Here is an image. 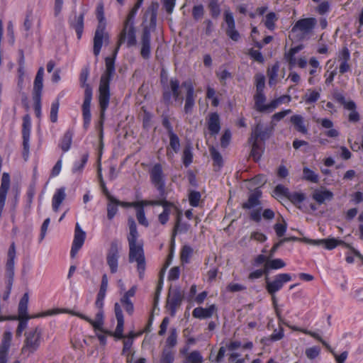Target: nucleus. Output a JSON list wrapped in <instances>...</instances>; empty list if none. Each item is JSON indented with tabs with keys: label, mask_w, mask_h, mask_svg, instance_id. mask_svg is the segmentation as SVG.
I'll use <instances>...</instances> for the list:
<instances>
[{
	"label": "nucleus",
	"mask_w": 363,
	"mask_h": 363,
	"mask_svg": "<svg viewBox=\"0 0 363 363\" xmlns=\"http://www.w3.org/2000/svg\"><path fill=\"white\" fill-rule=\"evenodd\" d=\"M128 221L130 230L127 237L129 245L128 261L129 262H135L137 263L139 278L143 279L146 268L143 242L142 240H138L139 235L133 218H130Z\"/></svg>",
	"instance_id": "1"
},
{
	"label": "nucleus",
	"mask_w": 363,
	"mask_h": 363,
	"mask_svg": "<svg viewBox=\"0 0 363 363\" xmlns=\"http://www.w3.org/2000/svg\"><path fill=\"white\" fill-rule=\"evenodd\" d=\"M159 4L157 2H152L146 10L144 18L145 21L150 18V25L145 26L143 28L140 38V55L145 60H148L151 55V29H155L157 23V11Z\"/></svg>",
	"instance_id": "2"
},
{
	"label": "nucleus",
	"mask_w": 363,
	"mask_h": 363,
	"mask_svg": "<svg viewBox=\"0 0 363 363\" xmlns=\"http://www.w3.org/2000/svg\"><path fill=\"white\" fill-rule=\"evenodd\" d=\"M96 18L99 23L93 39V52L96 57H98L101 52L103 43H108L109 41V35L106 31V22L104 17L103 4H99L96 7Z\"/></svg>",
	"instance_id": "3"
},
{
	"label": "nucleus",
	"mask_w": 363,
	"mask_h": 363,
	"mask_svg": "<svg viewBox=\"0 0 363 363\" xmlns=\"http://www.w3.org/2000/svg\"><path fill=\"white\" fill-rule=\"evenodd\" d=\"M138 10L133 7L128 14L123 23V29L118 35V47L125 41L128 48L137 45L136 29L134 26V18Z\"/></svg>",
	"instance_id": "4"
},
{
	"label": "nucleus",
	"mask_w": 363,
	"mask_h": 363,
	"mask_svg": "<svg viewBox=\"0 0 363 363\" xmlns=\"http://www.w3.org/2000/svg\"><path fill=\"white\" fill-rule=\"evenodd\" d=\"M25 340L21 352L29 356L38 350L40 343L42 330L39 327L31 328L25 333Z\"/></svg>",
	"instance_id": "5"
},
{
	"label": "nucleus",
	"mask_w": 363,
	"mask_h": 363,
	"mask_svg": "<svg viewBox=\"0 0 363 363\" xmlns=\"http://www.w3.org/2000/svg\"><path fill=\"white\" fill-rule=\"evenodd\" d=\"M119 48L118 42L113 56L105 58L106 70L101 75L99 91H109L110 81L115 74V59Z\"/></svg>",
	"instance_id": "6"
},
{
	"label": "nucleus",
	"mask_w": 363,
	"mask_h": 363,
	"mask_svg": "<svg viewBox=\"0 0 363 363\" xmlns=\"http://www.w3.org/2000/svg\"><path fill=\"white\" fill-rule=\"evenodd\" d=\"M317 25L315 18H305L296 21V40H308Z\"/></svg>",
	"instance_id": "7"
},
{
	"label": "nucleus",
	"mask_w": 363,
	"mask_h": 363,
	"mask_svg": "<svg viewBox=\"0 0 363 363\" xmlns=\"http://www.w3.org/2000/svg\"><path fill=\"white\" fill-rule=\"evenodd\" d=\"M255 108L259 112H272L279 104L289 101L290 98L287 95H284L278 99L272 100L269 104H265L266 97L262 92H257L255 96Z\"/></svg>",
	"instance_id": "8"
},
{
	"label": "nucleus",
	"mask_w": 363,
	"mask_h": 363,
	"mask_svg": "<svg viewBox=\"0 0 363 363\" xmlns=\"http://www.w3.org/2000/svg\"><path fill=\"white\" fill-rule=\"evenodd\" d=\"M291 276L289 274H279L273 280H270L268 276L265 277L266 289L268 293L274 296V294L280 290L284 284L291 280ZM274 297H273V299Z\"/></svg>",
	"instance_id": "9"
},
{
	"label": "nucleus",
	"mask_w": 363,
	"mask_h": 363,
	"mask_svg": "<svg viewBox=\"0 0 363 363\" xmlns=\"http://www.w3.org/2000/svg\"><path fill=\"white\" fill-rule=\"evenodd\" d=\"M152 183L160 192L161 197H165V184L162 167L160 164H156L150 172Z\"/></svg>",
	"instance_id": "10"
},
{
	"label": "nucleus",
	"mask_w": 363,
	"mask_h": 363,
	"mask_svg": "<svg viewBox=\"0 0 363 363\" xmlns=\"http://www.w3.org/2000/svg\"><path fill=\"white\" fill-rule=\"evenodd\" d=\"M119 257L118 244L116 240H113L111 242L106 254V262L112 274H115L118 272Z\"/></svg>",
	"instance_id": "11"
},
{
	"label": "nucleus",
	"mask_w": 363,
	"mask_h": 363,
	"mask_svg": "<svg viewBox=\"0 0 363 363\" xmlns=\"http://www.w3.org/2000/svg\"><path fill=\"white\" fill-rule=\"evenodd\" d=\"M224 20L227 25L225 30L226 35L233 41H238L240 35L235 28V23L233 15L230 10H226L224 12Z\"/></svg>",
	"instance_id": "12"
},
{
	"label": "nucleus",
	"mask_w": 363,
	"mask_h": 363,
	"mask_svg": "<svg viewBox=\"0 0 363 363\" xmlns=\"http://www.w3.org/2000/svg\"><path fill=\"white\" fill-rule=\"evenodd\" d=\"M184 298V294L179 289L169 290L167 298V306L171 310L172 315H174L176 309L180 306Z\"/></svg>",
	"instance_id": "13"
},
{
	"label": "nucleus",
	"mask_w": 363,
	"mask_h": 363,
	"mask_svg": "<svg viewBox=\"0 0 363 363\" xmlns=\"http://www.w3.org/2000/svg\"><path fill=\"white\" fill-rule=\"evenodd\" d=\"M110 92H99V103L101 108V121H100V145H103V119L104 117L105 111L108 106L110 101Z\"/></svg>",
	"instance_id": "14"
},
{
	"label": "nucleus",
	"mask_w": 363,
	"mask_h": 363,
	"mask_svg": "<svg viewBox=\"0 0 363 363\" xmlns=\"http://www.w3.org/2000/svg\"><path fill=\"white\" fill-rule=\"evenodd\" d=\"M86 238V233L83 231L79 223L76 224L74 237L71 249L70 255L72 257H74L79 249L82 247Z\"/></svg>",
	"instance_id": "15"
},
{
	"label": "nucleus",
	"mask_w": 363,
	"mask_h": 363,
	"mask_svg": "<svg viewBox=\"0 0 363 363\" xmlns=\"http://www.w3.org/2000/svg\"><path fill=\"white\" fill-rule=\"evenodd\" d=\"M84 13H81L79 15L74 13L68 21L69 27L75 30L78 40L81 39L84 31Z\"/></svg>",
	"instance_id": "16"
},
{
	"label": "nucleus",
	"mask_w": 363,
	"mask_h": 363,
	"mask_svg": "<svg viewBox=\"0 0 363 363\" xmlns=\"http://www.w3.org/2000/svg\"><path fill=\"white\" fill-rule=\"evenodd\" d=\"M208 128L211 135L218 134L220 130V121L217 113H211L207 118Z\"/></svg>",
	"instance_id": "17"
},
{
	"label": "nucleus",
	"mask_w": 363,
	"mask_h": 363,
	"mask_svg": "<svg viewBox=\"0 0 363 363\" xmlns=\"http://www.w3.org/2000/svg\"><path fill=\"white\" fill-rule=\"evenodd\" d=\"M217 311L215 304L211 305L208 308L197 307L192 311V315L199 319H206L212 317L213 313Z\"/></svg>",
	"instance_id": "18"
},
{
	"label": "nucleus",
	"mask_w": 363,
	"mask_h": 363,
	"mask_svg": "<svg viewBox=\"0 0 363 363\" xmlns=\"http://www.w3.org/2000/svg\"><path fill=\"white\" fill-rule=\"evenodd\" d=\"M261 196V190L259 188H255L249 195L247 201L242 204V208L244 209H250L260 205L259 198Z\"/></svg>",
	"instance_id": "19"
},
{
	"label": "nucleus",
	"mask_w": 363,
	"mask_h": 363,
	"mask_svg": "<svg viewBox=\"0 0 363 363\" xmlns=\"http://www.w3.org/2000/svg\"><path fill=\"white\" fill-rule=\"evenodd\" d=\"M28 301H29L28 294L25 293L19 301L18 308V319L21 320H28V319L31 318V317L29 316L27 313ZM32 318H34V317L32 316Z\"/></svg>",
	"instance_id": "20"
},
{
	"label": "nucleus",
	"mask_w": 363,
	"mask_h": 363,
	"mask_svg": "<svg viewBox=\"0 0 363 363\" xmlns=\"http://www.w3.org/2000/svg\"><path fill=\"white\" fill-rule=\"evenodd\" d=\"M269 137V133L267 130H263L260 124H257L253 129L251 136L249 138V141L255 140L258 141V139L261 140H265Z\"/></svg>",
	"instance_id": "21"
},
{
	"label": "nucleus",
	"mask_w": 363,
	"mask_h": 363,
	"mask_svg": "<svg viewBox=\"0 0 363 363\" xmlns=\"http://www.w3.org/2000/svg\"><path fill=\"white\" fill-rule=\"evenodd\" d=\"M333 194L326 189H316L313 194V198L318 203H323L325 201H330L333 199Z\"/></svg>",
	"instance_id": "22"
},
{
	"label": "nucleus",
	"mask_w": 363,
	"mask_h": 363,
	"mask_svg": "<svg viewBox=\"0 0 363 363\" xmlns=\"http://www.w3.org/2000/svg\"><path fill=\"white\" fill-rule=\"evenodd\" d=\"M65 189L64 187L58 189L52 198V209L55 212L58 211L60 206L65 199Z\"/></svg>",
	"instance_id": "23"
},
{
	"label": "nucleus",
	"mask_w": 363,
	"mask_h": 363,
	"mask_svg": "<svg viewBox=\"0 0 363 363\" xmlns=\"http://www.w3.org/2000/svg\"><path fill=\"white\" fill-rule=\"evenodd\" d=\"M265 268V275L268 276L271 269H278L285 267L284 262L281 259H268L264 264Z\"/></svg>",
	"instance_id": "24"
},
{
	"label": "nucleus",
	"mask_w": 363,
	"mask_h": 363,
	"mask_svg": "<svg viewBox=\"0 0 363 363\" xmlns=\"http://www.w3.org/2000/svg\"><path fill=\"white\" fill-rule=\"evenodd\" d=\"M135 205L138 206V207L143 208L144 206H147V205L162 206L163 207H169V206H173V204L171 202H169L164 199L136 201V202H135Z\"/></svg>",
	"instance_id": "25"
},
{
	"label": "nucleus",
	"mask_w": 363,
	"mask_h": 363,
	"mask_svg": "<svg viewBox=\"0 0 363 363\" xmlns=\"http://www.w3.org/2000/svg\"><path fill=\"white\" fill-rule=\"evenodd\" d=\"M181 218L182 216L180 214H178L177 216L176 223L174 225V227L173 228L171 242L172 244H174L175 237L177 234V233H182V232H186L188 230V225L186 224H182L181 225Z\"/></svg>",
	"instance_id": "26"
},
{
	"label": "nucleus",
	"mask_w": 363,
	"mask_h": 363,
	"mask_svg": "<svg viewBox=\"0 0 363 363\" xmlns=\"http://www.w3.org/2000/svg\"><path fill=\"white\" fill-rule=\"evenodd\" d=\"M302 179L311 183H318L319 181V176L314 171L307 167L303 169Z\"/></svg>",
	"instance_id": "27"
},
{
	"label": "nucleus",
	"mask_w": 363,
	"mask_h": 363,
	"mask_svg": "<svg viewBox=\"0 0 363 363\" xmlns=\"http://www.w3.org/2000/svg\"><path fill=\"white\" fill-rule=\"evenodd\" d=\"M169 264V262H167L166 265L164 266V269L160 272V278L158 280V283H157V286L156 288L155 297H154V306L155 307L157 306L158 301H159V297H160L161 291L162 289V286H163V279H164L163 277H164V270L168 267Z\"/></svg>",
	"instance_id": "28"
},
{
	"label": "nucleus",
	"mask_w": 363,
	"mask_h": 363,
	"mask_svg": "<svg viewBox=\"0 0 363 363\" xmlns=\"http://www.w3.org/2000/svg\"><path fill=\"white\" fill-rule=\"evenodd\" d=\"M279 69V66L278 63H275L271 67L268 68L267 75L269 77V84L270 86L277 83Z\"/></svg>",
	"instance_id": "29"
},
{
	"label": "nucleus",
	"mask_w": 363,
	"mask_h": 363,
	"mask_svg": "<svg viewBox=\"0 0 363 363\" xmlns=\"http://www.w3.org/2000/svg\"><path fill=\"white\" fill-rule=\"evenodd\" d=\"M296 331H301L305 334L311 335V337H314L315 339H316L317 340L323 344V345L325 346L327 348V350L330 352H331L333 354L335 353V351L331 348V347L325 340H323L322 339V337L318 334H317L314 332L309 331L308 330L298 328L297 327H296Z\"/></svg>",
	"instance_id": "30"
},
{
	"label": "nucleus",
	"mask_w": 363,
	"mask_h": 363,
	"mask_svg": "<svg viewBox=\"0 0 363 363\" xmlns=\"http://www.w3.org/2000/svg\"><path fill=\"white\" fill-rule=\"evenodd\" d=\"M203 359L200 352L194 350L186 354L183 363H203Z\"/></svg>",
	"instance_id": "31"
},
{
	"label": "nucleus",
	"mask_w": 363,
	"mask_h": 363,
	"mask_svg": "<svg viewBox=\"0 0 363 363\" xmlns=\"http://www.w3.org/2000/svg\"><path fill=\"white\" fill-rule=\"evenodd\" d=\"M43 75H44V68L40 67L36 74L34 84H33V91H42L43 87Z\"/></svg>",
	"instance_id": "32"
},
{
	"label": "nucleus",
	"mask_w": 363,
	"mask_h": 363,
	"mask_svg": "<svg viewBox=\"0 0 363 363\" xmlns=\"http://www.w3.org/2000/svg\"><path fill=\"white\" fill-rule=\"evenodd\" d=\"M92 99L91 92H86L84 100L82 104L83 116H91L90 106Z\"/></svg>",
	"instance_id": "33"
},
{
	"label": "nucleus",
	"mask_w": 363,
	"mask_h": 363,
	"mask_svg": "<svg viewBox=\"0 0 363 363\" xmlns=\"http://www.w3.org/2000/svg\"><path fill=\"white\" fill-rule=\"evenodd\" d=\"M18 55H19V57H18V74L21 79H22V77H25V57H24L23 50L22 49H20L18 50Z\"/></svg>",
	"instance_id": "34"
},
{
	"label": "nucleus",
	"mask_w": 363,
	"mask_h": 363,
	"mask_svg": "<svg viewBox=\"0 0 363 363\" xmlns=\"http://www.w3.org/2000/svg\"><path fill=\"white\" fill-rule=\"evenodd\" d=\"M249 143L252 144L250 155L255 160H258L260 158L262 152V147L259 145L258 141L252 140L249 141Z\"/></svg>",
	"instance_id": "35"
},
{
	"label": "nucleus",
	"mask_w": 363,
	"mask_h": 363,
	"mask_svg": "<svg viewBox=\"0 0 363 363\" xmlns=\"http://www.w3.org/2000/svg\"><path fill=\"white\" fill-rule=\"evenodd\" d=\"M12 340V333L6 331L4 333L3 339L0 346V350L9 352Z\"/></svg>",
	"instance_id": "36"
},
{
	"label": "nucleus",
	"mask_w": 363,
	"mask_h": 363,
	"mask_svg": "<svg viewBox=\"0 0 363 363\" xmlns=\"http://www.w3.org/2000/svg\"><path fill=\"white\" fill-rule=\"evenodd\" d=\"M89 74V69L88 67H84L80 73V83L81 86L85 91H91L89 85L86 84V81Z\"/></svg>",
	"instance_id": "37"
},
{
	"label": "nucleus",
	"mask_w": 363,
	"mask_h": 363,
	"mask_svg": "<svg viewBox=\"0 0 363 363\" xmlns=\"http://www.w3.org/2000/svg\"><path fill=\"white\" fill-rule=\"evenodd\" d=\"M201 195L199 191L190 190L189 192V201L191 206L196 207L199 205Z\"/></svg>",
	"instance_id": "38"
},
{
	"label": "nucleus",
	"mask_w": 363,
	"mask_h": 363,
	"mask_svg": "<svg viewBox=\"0 0 363 363\" xmlns=\"http://www.w3.org/2000/svg\"><path fill=\"white\" fill-rule=\"evenodd\" d=\"M117 320V326L113 333H111L117 339H123L125 335H123V326H124V318H118Z\"/></svg>",
	"instance_id": "39"
},
{
	"label": "nucleus",
	"mask_w": 363,
	"mask_h": 363,
	"mask_svg": "<svg viewBox=\"0 0 363 363\" xmlns=\"http://www.w3.org/2000/svg\"><path fill=\"white\" fill-rule=\"evenodd\" d=\"M104 324V310H99L96 315V318L93 322V328L96 330L103 331L102 325Z\"/></svg>",
	"instance_id": "40"
},
{
	"label": "nucleus",
	"mask_w": 363,
	"mask_h": 363,
	"mask_svg": "<svg viewBox=\"0 0 363 363\" xmlns=\"http://www.w3.org/2000/svg\"><path fill=\"white\" fill-rule=\"evenodd\" d=\"M204 7L202 4L194 6L192 8V16L196 21H200L204 15Z\"/></svg>",
	"instance_id": "41"
},
{
	"label": "nucleus",
	"mask_w": 363,
	"mask_h": 363,
	"mask_svg": "<svg viewBox=\"0 0 363 363\" xmlns=\"http://www.w3.org/2000/svg\"><path fill=\"white\" fill-rule=\"evenodd\" d=\"M208 9L210 10L211 15L213 18H217L220 16V9L218 0H211L208 4Z\"/></svg>",
	"instance_id": "42"
},
{
	"label": "nucleus",
	"mask_w": 363,
	"mask_h": 363,
	"mask_svg": "<svg viewBox=\"0 0 363 363\" xmlns=\"http://www.w3.org/2000/svg\"><path fill=\"white\" fill-rule=\"evenodd\" d=\"M194 99L195 96H194V92H187L184 105V111L186 113L191 112L194 105Z\"/></svg>",
	"instance_id": "43"
},
{
	"label": "nucleus",
	"mask_w": 363,
	"mask_h": 363,
	"mask_svg": "<svg viewBox=\"0 0 363 363\" xmlns=\"http://www.w3.org/2000/svg\"><path fill=\"white\" fill-rule=\"evenodd\" d=\"M210 154L213 160V164L220 167L223 164L222 156L220 152L213 147L210 148Z\"/></svg>",
	"instance_id": "44"
},
{
	"label": "nucleus",
	"mask_w": 363,
	"mask_h": 363,
	"mask_svg": "<svg viewBox=\"0 0 363 363\" xmlns=\"http://www.w3.org/2000/svg\"><path fill=\"white\" fill-rule=\"evenodd\" d=\"M320 348L318 346H313L306 348L305 351V354L306 357L310 360H313L318 357L320 355Z\"/></svg>",
	"instance_id": "45"
},
{
	"label": "nucleus",
	"mask_w": 363,
	"mask_h": 363,
	"mask_svg": "<svg viewBox=\"0 0 363 363\" xmlns=\"http://www.w3.org/2000/svg\"><path fill=\"white\" fill-rule=\"evenodd\" d=\"M72 139V133L70 131H67L64 135L61 143V148L64 152L67 151L71 145Z\"/></svg>",
	"instance_id": "46"
},
{
	"label": "nucleus",
	"mask_w": 363,
	"mask_h": 363,
	"mask_svg": "<svg viewBox=\"0 0 363 363\" xmlns=\"http://www.w3.org/2000/svg\"><path fill=\"white\" fill-rule=\"evenodd\" d=\"M277 16L275 13L270 12L266 16L264 22L265 26L270 30H273L275 28V21H277Z\"/></svg>",
	"instance_id": "47"
},
{
	"label": "nucleus",
	"mask_w": 363,
	"mask_h": 363,
	"mask_svg": "<svg viewBox=\"0 0 363 363\" xmlns=\"http://www.w3.org/2000/svg\"><path fill=\"white\" fill-rule=\"evenodd\" d=\"M33 99L34 101V109L35 115L38 118H40L41 116V96L40 92H35Z\"/></svg>",
	"instance_id": "48"
},
{
	"label": "nucleus",
	"mask_w": 363,
	"mask_h": 363,
	"mask_svg": "<svg viewBox=\"0 0 363 363\" xmlns=\"http://www.w3.org/2000/svg\"><path fill=\"white\" fill-rule=\"evenodd\" d=\"M284 60L291 68L295 65V47H291L288 51L285 52Z\"/></svg>",
	"instance_id": "49"
},
{
	"label": "nucleus",
	"mask_w": 363,
	"mask_h": 363,
	"mask_svg": "<svg viewBox=\"0 0 363 363\" xmlns=\"http://www.w3.org/2000/svg\"><path fill=\"white\" fill-rule=\"evenodd\" d=\"M174 354L169 349L164 348L162 351L160 363H173Z\"/></svg>",
	"instance_id": "50"
},
{
	"label": "nucleus",
	"mask_w": 363,
	"mask_h": 363,
	"mask_svg": "<svg viewBox=\"0 0 363 363\" xmlns=\"http://www.w3.org/2000/svg\"><path fill=\"white\" fill-rule=\"evenodd\" d=\"M192 253H193V249L189 245H184L182 247L181 255H180L182 262L183 263L189 262V258L191 256Z\"/></svg>",
	"instance_id": "51"
},
{
	"label": "nucleus",
	"mask_w": 363,
	"mask_h": 363,
	"mask_svg": "<svg viewBox=\"0 0 363 363\" xmlns=\"http://www.w3.org/2000/svg\"><path fill=\"white\" fill-rule=\"evenodd\" d=\"M166 343L168 346L173 347L177 343V330L172 328L170 329L169 335L167 338Z\"/></svg>",
	"instance_id": "52"
},
{
	"label": "nucleus",
	"mask_w": 363,
	"mask_h": 363,
	"mask_svg": "<svg viewBox=\"0 0 363 363\" xmlns=\"http://www.w3.org/2000/svg\"><path fill=\"white\" fill-rule=\"evenodd\" d=\"M60 106V102L59 100L57 99L55 101H54L51 105L50 108V121L52 123H56L57 121V112L59 110Z\"/></svg>",
	"instance_id": "53"
},
{
	"label": "nucleus",
	"mask_w": 363,
	"mask_h": 363,
	"mask_svg": "<svg viewBox=\"0 0 363 363\" xmlns=\"http://www.w3.org/2000/svg\"><path fill=\"white\" fill-rule=\"evenodd\" d=\"M169 145L172 148V150L177 152L179 149V139L178 136L174 133H170L169 134Z\"/></svg>",
	"instance_id": "54"
},
{
	"label": "nucleus",
	"mask_w": 363,
	"mask_h": 363,
	"mask_svg": "<svg viewBox=\"0 0 363 363\" xmlns=\"http://www.w3.org/2000/svg\"><path fill=\"white\" fill-rule=\"evenodd\" d=\"M23 135V157L25 160L27 159L29 153V140H30V133H22Z\"/></svg>",
	"instance_id": "55"
},
{
	"label": "nucleus",
	"mask_w": 363,
	"mask_h": 363,
	"mask_svg": "<svg viewBox=\"0 0 363 363\" xmlns=\"http://www.w3.org/2000/svg\"><path fill=\"white\" fill-rule=\"evenodd\" d=\"M117 203H115V202H111L110 201L107 204V217L109 220H111L117 213Z\"/></svg>",
	"instance_id": "56"
},
{
	"label": "nucleus",
	"mask_w": 363,
	"mask_h": 363,
	"mask_svg": "<svg viewBox=\"0 0 363 363\" xmlns=\"http://www.w3.org/2000/svg\"><path fill=\"white\" fill-rule=\"evenodd\" d=\"M182 92H164L163 98L164 100H169L172 96L175 101H179V104L182 105L183 96H181Z\"/></svg>",
	"instance_id": "57"
},
{
	"label": "nucleus",
	"mask_w": 363,
	"mask_h": 363,
	"mask_svg": "<svg viewBox=\"0 0 363 363\" xmlns=\"http://www.w3.org/2000/svg\"><path fill=\"white\" fill-rule=\"evenodd\" d=\"M121 303L123 306L125 310L129 315H132L134 311V306L131 301L126 298H121Z\"/></svg>",
	"instance_id": "58"
},
{
	"label": "nucleus",
	"mask_w": 363,
	"mask_h": 363,
	"mask_svg": "<svg viewBox=\"0 0 363 363\" xmlns=\"http://www.w3.org/2000/svg\"><path fill=\"white\" fill-rule=\"evenodd\" d=\"M136 217H137L138 221L140 224H141L145 227L148 226L149 223L145 218V211L143 208H140L137 211Z\"/></svg>",
	"instance_id": "59"
},
{
	"label": "nucleus",
	"mask_w": 363,
	"mask_h": 363,
	"mask_svg": "<svg viewBox=\"0 0 363 363\" xmlns=\"http://www.w3.org/2000/svg\"><path fill=\"white\" fill-rule=\"evenodd\" d=\"M107 287H108V278H107V275L105 274L102 276L101 284L100 289H99V291L97 296L105 297Z\"/></svg>",
	"instance_id": "60"
},
{
	"label": "nucleus",
	"mask_w": 363,
	"mask_h": 363,
	"mask_svg": "<svg viewBox=\"0 0 363 363\" xmlns=\"http://www.w3.org/2000/svg\"><path fill=\"white\" fill-rule=\"evenodd\" d=\"M274 192L277 196H281L286 198H289L290 196L289 189L281 184H279L275 187Z\"/></svg>",
	"instance_id": "61"
},
{
	"label": "nucleus",
	"mask_w": 363,
	"mask_h": 363,
	"mask_svg": "<svg viewBox=\"0 0 363 363\" xmlns=\"http://www.w3.org/2000/svg\"><path fill=\"white\" fill-rule=\"evenodd\" d=\"M162 5L166 12L168 14H171L175 6L176 0H162Z\"/></svg>",
	"instance_id": "62"
},
{
	"label": "nucleus",
	"mask_w": 363,
	"mask_h": 363,
	"mask_svg": "<svg viewBox=\"0 0 363 363\" xmlns=\"http://www.w3.org/2000/svg\"><path fill=\"white\" fill-rule=\"evenodd\" d=\"M296 130L303 134L307 133V128L303 121V118L296 115Z\"/></svg>",
	"instance_id": "63"
},
{
	"label": "nucleus",
	"mask_w": 363,
	"mask_h": 363,
	"mask_svg": "<svg viewBox=\"0 0 363 363\" xmlns=\"http://www.w3.org/2000/svg\"><path fill=\"white\" fill-rule=\"evenodd\" d=\"M282 221H283V223H277L274 225V230H275L276 234L278 237H282L286 232V226L284 223V220H282Z\"/></svg>",
	"instance_id": "64"
}]
</instances>
